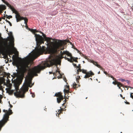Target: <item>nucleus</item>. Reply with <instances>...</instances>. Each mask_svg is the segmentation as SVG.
Returning <instances> with one entry per match:
<instances>
[{"mask_svg":"<svg viewBox=\"0 0 133 133\" xmlns=\"http://www.w3.org/2000/svg\"><path fill=\"white\" fill-rule=\"evenodd\" d=\"M9 104L10 105L11 108H12V105H11L10 104Z\"/></svg>","mask_w":133,"mask_h":133,"instance_id":"obj_45","label":"nucleus"},{"mask_svg":"<svg viewBox=\"0 0 133 133\" xmlns=\"http://www.w3.org/2000/svg\"><path fill=\"white\" fill-rule=\"evenodd\" d=\"M0 44L2 47L4 49H6L8 47V45L7 42L4 41V39L1 36L0 34Z\"/></svg>","mask_w":133,"mask_h":133,"instance_id":"obj_5","label":"nucleus"},{"mask_svg":"<svg viewBox=\"0 0 133 133\" xmlns=\"http://www.w3.org/2000/svg\"><path fill=\"white\" fill-rule=\"evenodd\" d=\"M61 56L60 57L61 59H62V58H65V57H66V56L65 55L64 56V55L63 56H62L61 55Z\"/></svg>","mask_w":133,"mask_h":133,"instance_id":"obj_28","label":"nucleus"},{"mask_svg":"<svg viewBox=\"0 0 133 133\" xmlns=\"http://www.w3.org/2000/svg\"><path fill=\"white\" fill-rule=\"evenodd\" d=\"M64 103L62 104V105L63 106H64V107H65V106H64V104H65V103H66V99H65V100L64 101Z\"/></svg>","mask_w":133,"mask_h":133,"instance_id":"obj_25","label":"nucleus"},{"mask_svg":"<svg viewBox=\"0 0 133 133\" xmlns=\"http://www.w3.org/2000/svg\"><path fill=\"white\" fill-rule=\"evenodd\" d=\"M56 15V14H55V15Z\"/></svg>","mask_w":133,"mask_h":133,"instance_id":"obj_64","label":"nucleus"},{"mask_svg":"<svg viewBox=\"0 0 133 133\" xmlns=\"http://www.w3.org/2000/svg\"><path fill=\"white\" fill-rule=\"evenodd\" d=\"M2 18L3 19H5V16H4V17Z\"/></svg>","mask_w":133,"mask_h":133,"instance_id":"obj_43","label":"nucleus"},{"mask_svg":"<svg viewBox=\"0 0 133 133\" xmlns=\"http://www.w3.org/2000/svg\"><path fill=\"white\" fill-rule=\"evenodd\" d=\"M64 48H62L61 49V50H64Z\"/></svg>","mask_w":133,"mask_h":133,"instance_id":"obj_48","label":"nucleus"},{"mask_svg":"<svg viewBox=\"0 0 133 133\" xmlns=\"http://www.w3.org/2000/svg\"><path fill=\"white\" fill-rule=\"evenodd\" d=\"M110 77L111 78H112L113 80H116V79L115 78L113 77L112 76H110Z\"/></svg>","mask_w":133,"mask_h":133,"instance_id":"obj_33","label":"nucleus"},{"mask_svg":"<svg viewBox=\"0 0 133 133\" xmlns=\"http://www.w3.org/2000/svg\"><path fill=\"white\" fill-rule=\"evenodd\" d=\"M38 32V31L36 29H35V33Z\"/></svg>","mask_w":133,"mask_h":133,"instance_id":"obj_42","label":"nucleus"},{"mask_svg":"<svg viewBox=\"0 0 133 133\" xmlns=\"http://www.w3.org/2000/svg\"><path fill=\"white\" fill-rule=\"evenodd\" d=\"M10 21H8V23L9 24V23H10Z\"/></svg>","mask_w":133,"mask_h":133,"instance_id":"obj_51","label":"nucleus"},{"mask_svg":"<svg viewBox=\"0 0 133 133\" xmlns=\"http://www.w3.org/2000/svg\"><path fill=\"white\" fill-rule=\"evenodd\" d=\"M66 89H68V90H69V85H66Z\"/></svg>","mask_w":133,"mask_h":133,"instance_id":"obj_32","label":"nucleus"},{"mask_svg":"<svg viewBox=\"0 0 133 133\" xmlns=\"http://www.w3.org/2000/svg\"><path fill=\"white\" fill-rule=\"evenodd\" d=\"M31 31L34 34L35 36V34H36L35 33V29H32L31 30Z\"/></svg>","mask_w":133,"mask_h":133,"instance_id":"obj_19","label":"nucleus"},{"mask_svg":"<svg viewBox=\"0 0 133 133\" xmlns=\"http://www.w3.org/2000/svg\"><path fill=\"white\" fill-rule=\"evenodd\" d=\"M130 94H133V93H131Z\"/></svg>","mask_w":133,"mask_h":133,"instance_id":"obj_58","label":"nucleus"},{"mask_svg":"<svg viewBox=\"0 0 133 133\" xmlns=\"http://www.w3.org/2000/svg\"><path fill=\"white\" fill-rule=\"evenodd\" d=\"M16 15L15 17L16 19V21L17 22L19 21L22 20H24V23L26 25H27L28 22V19L26 17H21L19 13L7 1H5L4 0H1Z\"/></svg>","mask_w":133,"mask_h":133,"instance_id":"obj_3","label":"nucleus"},{"mask_svg":"<svg viewBox=\"0 0 133 133\" xmlns=\"http://www.w3.org/2000/svg\"><path fill=\"white\" fill-rule=\"evenodd\" d=\"M6 17L7 18H8V19H9L10 18H12V16H9L7 15H6Z\"/></svg>","mask_w":133,"mask_h":133,"instance_id":"obj_24","label":"nucleus"},{"mask_svg":"<svg viewBox=\"0 0 133 133\" xmlns=\"http://www.w3.org/2000/svg\"><path fill=\"white\" fill-rule=\"evenodd\" d=\"M5 121V122H4L3 120L0 121V131L1 130L2 127L4 126L6 123V121Z\"/></svg>","mask_w":133,"mask_h":133,"instance_id":"obj_11","label":"nucleus"},{"mask_svg":"<svg viewBox=\"0 0 133 133\" xmlns=\"http://www.w3.org/2000/svg\"><path fill=\"white\" fill-rule=\"evenodd\" d=\"M56 72H59L58 71V69L57 70H56Z\"/></svg>","mask_w":133,"mask_h":133,"instance_id":"obj_46","label":"nucleus"},{"mask_svg":"<svg viewBox=\"0 0 133 133\" xmlns=\"http://www.w3.org/2000/svg\"><path fill=\"white\" fill-rule=\"evenodd\" d=\"M3 111L4 112H5V113L4 115L3 119L1 121L3 120L4 122L6 121V123L7 121L9 120V115L12 114V110L10 109L8 111L5 110H3Z\"/></svg>","mask_w":133,"mask_h":133,"instance_id":"obj_4","label":"nucleus"},{"mask_svg":"<svg viewBox=\"0 0 133 133\" xmlns=\"http://www.w3.org/2000/svg\"><path fill=\"white\" fill-rule=\"evenodd\" d=\"M22 82V81L19 80L15 81L14 83V85L16 91V92H15L14 94V95L17 98H24L25 94L28 91L29 89L28 87L26 85H25L22 88L20 91H18L19 86L21 83Z\"/></svg>","mask_w":133,"mask_h":133,"instance_id":"obj_2","label":"nucleus"},{"mask_svg":"<svg viewBox=\"0 0 133 133\" xmlns=\"http://www.w3.org/2000/svg\"><path fill=\"white\" fill-rule=\"evenodd\" d=\"M12 64L14 65H18V62L17 60H14L13 62H12Z\"/></svg>","mask_w":133,"mask_h":133,"instance_id":"obj_14","label":"nucleus"},{"mask_svg":"<svg viewBox=\"0 0 133 133\" xmlns=\"http://www.w3.org/2000/svg\"><path fill=\"white\" fill-rule=\"evenodd\" d=\"M84 78H89L90 76H92V75H94V73L91 71L87 72V73L85 74Z\"/></svg>","mask_w":133,"mask_h":133,"instance_id":"obj_8","label":"nucleus"},{"mask_svg":"<svg viewBox=\"0 0 133 133\" xmlns=\"http://www.w3.org/2000/svg\"><path fill=\"white\" fill-rule=\"evenodd\" d=\"M81 68V65L80 64H79L78 66H77V67H76V68Z\"/></svg>","mask_w":133,"mask_h":133,"instance_id":"obj_27","label":"nucleus"},{"mask_svg":"<svg viewBox=\"0 0 133 133\" xmlns=\"http://www.w3.org/2000/svg\"><path fill=\"white\" fill-rule=\"evenodd\" d=\"M72 64L73 65L74 67L76 68L77 67V65L76 64L74 63H72Z\"/></svg>","mask_w":133,"mask_h":133,"instance_id":"obj_30","label":"nucleus"},{"mask_svg":"<svg viewBox=\"0 0 133 133\" xmlns=\"http://www.w3.org/2000/svg\"><path fill=\"white\" fill-rule=\"evenodd\" d=\"M1 20H2V18H0V22L1 21Z\"/></svg>","mask_w":133,"mask_h":133,"instance_id":"obj_50","label":"nucleus"},{"mask_svg":"<svg viewBox=\"0 0 133 133\" xmlns=\"http://www.w3.org/2000/svg\"><path fill=\"white\" fill-rule=\"evenodd\" d=\"M125 102L127 104H130V103L128 102H127L126 101V102Z\"/></svg>","mask_w":133,"mask_h":133,"instance_id":"obj_35","label":"nucleus"},{"mask_svg":"<svg viewBox=\"0 0 133 133\" xmlns=\"http://www.w3.org/2000/svg\"><path fill=\"white\" fill-rule=\"evenodd\" d=\"M10 75V74L9 73H8L7 74V75L8 76H8H9Z\"/></svg>","mask_w":133,"mask_h":133,"instance_id":"obj_39","label":"nucleus"},{"mask_svg":"<svg viewBox=\"0 0 133 133\" xmlns=\"http://www.w3.org/2000/svg\"><path fill=\"white\" fill-rule=\"evenodd\" d=\"M64 92L65 93H68L70 92L69 90H66L65 89H64Z\"/></svg>","mask_w":133,"mask_h":133,"instance_id":"obj_17","label":"nucleus"},{"mask_svg":"<svg viewBox=\"0 0 133 133\" xmlns=\"http://www.w3.org/2000/svg\"><path fill=\"white\" fill-rule=\"evenodd\" d=\"M14 55H13V57H14Z\"/></svg>","mask_w":133,"mask_h":133,"instance_id":"obj_63","label":"nucleus"},{"mask_svg":"<svg viewBox=\"0 0 133 133\" xmlns=\"http://www.w3.org/2000/svg\"><path fill=\"white\" fill-rule=\"evenodd\" d=\"M98 74H100V71H99L98 73Z\"/></svg>","mask_w":133,"mask_h":133,"instance_id":"obj_54","label":"nucleus"},{"mask_svg":"<svg viewBox=\"0 0 133 133\" xmlns=\"http://www.w3.org/2000/svg\"><path fill=\"white\" fill-rule=\"evenodd\" d=\"M14 90H10V91L9 92L11 94H12L14 92Z\"/></svg>","mask_w":133,"mask_h":133,"instance_id":"obj_31","label":"nucleus"},{"mask_svg":"<svg viewBox=\"0 0 133 133\" xmlns=\"http://www.w3.org/2000/svg\"><path fill=\"white\" fill-rule=\"evenodd\" d=\"M76 50L77 51L78 53H79L80 52V51L78 50L77 49H76Z\"/></svg>","mask_w":133,"mask_h":133,"instance_id":"obj_38","label":"nucleus"},{"mask_svg":"<svg viewBox=\"0 0 133 133\" xmlns=\"http://www.w3.org/2000/svg\"><path fill=\"white\" fill-rule=\"evenodd\" d=\"M81 72L84 74H86L87 73V71L86 70H85L84 69H82Z\"/></svg>","mask_w":133,"mask_h":133,"instance_id":"obj_18","label":"nucleus"},{"mask_svg":"<svg viewBox=\"0 0 133 133\" xmlns=\"http://www.w3.org/2000/svg\"><path fill=\"white\" fill-rule=\"evenodd\" d=\"M52 15V16H53V15H52H52Z\"/></svg>","mask_w":133,"mask_h":133,"instance_id":"obj_62","label":"nucleus"},{"mask_svg":"<svg viewBox=\"0 0 133 133\" xmlns=\"http://www.w3.org/2000/svg\"><path fill=\"white\" fill-rule=\"evenodd\" d=\"M127 82H128V83L129 81H128Z\"/></svg>","mask_w":133,"mask_h":133,"instance_id":"obj_59","label":"nucleus"},{"mask_svg":"<svg viewBox=\"0 0 133 133\" xmlns=\"http://www.w3.org/2000/svg\"><path fill=\"white\" fill-rule=\"evenodd\" d=\"M49 73H50V74H51L52 73V72H49Z\"/></svg>","mask_w":133,"mask_h":133,"instance_id":"obj_55","label":"nucleus"},{"mask_svg":"<svg viewBox=\"0 0 133 133\" xmlns=\"http://www.w3.org/2000/svg\"><path fill=\"white\" fill-rule=\"evenodd\" d=\"M90 62L96 66L100 69L102 71L104 70V69L102 68L100 65L97 64V63L96 62H95L93 60L91 61Z\"/></svg>","mask_w":133,"mask_h":133,"instance_id":"obj_7","label":"nucleus"},{"mask_svg":"<svg viewBox=\"0 0 133 133\" xmlns=\"http://www.w3.org/2000/svg\"><path fill=\"white\" fill-rule=\"evenodd\" d=\"M78 77L79 78H77L76 79V81H77V82L78 83L79 82V78H80V76H78Z\"/></svg>","mask_w":133,"mask_h":133,"instance_id":"obj_26","label":"nucleus"},{"mask_svg":"<svg viewBox=\"0 0 133 133\" xmlns=\"http://www.w3.org/2000/svg\"><path fill=\"white\" fill-rule=\"evenodd\" d=\"M57 68V66H56Z\"/></svg>","mask_w":133,"mask_h":133,"instance_id":"obj_61","label":"nucleus"},{"mask_svg":"<svg viewBox=\"0 0 133 133\" xmlns=\"http://www.w3.org/2000/svg\"><path fill=\"white\" fill-rule=\"evenodd\" d=\"M62 93L61 92H58L57 93H56L54 96L58 97L57 98V102L59 103H60L61 101L63 100L64 98L63 96L62 95Z\"/></svg>","mask_w":133,"mask_h":133,"instance_id":"obj_6","label":"nucleus"},{"mask_svg":"<svg viewBox=\"0 0 133 133\" xmlns=\"http://www.w3.org/2000/svg\"><path fill=\"white\" fill-rule=\"evenodd\" d=\"M128 88L127 89V90H128Z\"/></svg>","mask_w":133,"mask_h":133,"instance_id":"obj_60","label":"nucleus"},{"mask_svg":"<svg viewBox=\"0 0 133 133\" xmlns=\"http://www.w3.org/2000/svg\"><path fill=\"white\" fill-rule=\"evenodd\" d=\"M3 7H4L3 8H5V6L4 5L3 6Z\"/></svg>","mask_w":133,"mask_h":133,"instance_id":"obj_47","label":"nucleus"},{"mask_svg":"<svg viewBox=\"0 0 133 133\" xmlns=\"http://www.w3.org/2000/svg\"><path fill=\"white\" fill-rule=\"evenodd\" d=\"M130 97H131L133 99V95H132V94H130Z\"/></svg>","mask_w":133,"mask_h":133,"instance_id":"obj_34","label":"nucleus"},{"mask_svg":"<svg viewBox=\"0 0 133 133\" xmlns=\"http://www.w3.org/2000/svg\"><path fill=\"white\" fill-rule=\"evenodd\" d=\"M40 32L42 34L43 37L39 35L35 34L37 45L35 51L30 53L29 55L23 60L21 67V71L23 77L24 74L27 71H28V74L29 76H37V73H39L41 70L44 69L46 67H49L55 64H60L61 61L59 59H55L53 57L51 56L49 57V59L46 61L42 62L41 64L35 66L32 69L29 66L30 63L31 59L32 58H36L39 56H36V54L42 51L44 46H43L42 48L40 44L44 43V41H46L48 44L49 43H51L50 46L47 49V51L50 54L57 53L58 49H59L64 43L62 40L47 37L46 35L43 32L41 31Z\"/></svg>","mask_w":133,"mask_h":133,"instance_id":"obj_1","label":"nucleus"},{"mask_svg":"<svg viewBox=\"0 0 133 133\" xmlns=\"http://www.w3.org/2000/svg\"><path fill=\"white\" fill-rule=\"evenodd\" d=\"M110 76H111V75H110V74H108V76L109 77H110Z\"/></svg>","mask_w":133,"mask_h":133,"instance_id":"obj_40","label":"nucleus"},{"mask_svg":"<svg viewBox=\"0 0 133 133\" xmlns=\"http://www.w3.org/2000/svg\"><path fill=\"white\" fill-rule=\"evenodd\" d=\"M82 69H81V68H78V69L77 70V73L78 74H79V72H81Z\"/></svg>","mask_w":133,"mask_h":133,"instance_id":"obj_22","label":"nucleus"},{"mask_svg":"<svg viewBox=\"0 0 133 133\" xmlns=\"http://www.w3.org/2000/svg\"><path fill=\"white\" fill-rule=\"evenodd\" d=\"M78 58H75L72 56L70 57V60L71 61H72V62L73 61H75L76 62H78Z\"/></svg>","mask_w":133,"mask_h":133,"instance_id":"obj_12","label":"nucleus"},{"mask_svg":"<svg viewBox=\"0 0 133 133\" xmlns=\"http://www.w3.org/2000/svg\"><path fill=\"white\" fill-rule=\"evenodd\" d=\"M19 58L21 60H22V59L21 58Z\"/></svg>","mask_w":133,"mask_h":133,"instance_id":"obj_52","label":"nucleus"},{"mask_svg":"<svg viewBox=\"0 0 133 133\" xmlns=\"http://www.w3.org/2000/svg\"><path fill=\"white\" fill-rule=\"evenodd\" d=\"M32 97L34 98L35 97V95L34 94H32Z\"/></svg>","mask_w":133,"mask_h":133,"instance_id":"obj_36","label":"nucleus"},{"mask_svg":"<svg viewBox=\"0 0 133 133\" xmlns=\"http://www.w3.org/2000/svg\"><path fill=\"white\" fill-rule=\"evenodd\" d=\"M112 83L115 85L117 84V86L119 87V88L122 91H123V90H122L121 89V86H122V84L119 82L118 81H115V82L114 81L112 82Z\"/></svg>","mask_w":133,"mask_h":133,"instance_id":"obj_10","label":"nucleus"},{"mask_svg":"<svg viewBox=\"0 0 133 133\" xmlns=\"http://www.w3.org/2000/svg\"><path fill=\"white\" fill-rule=\"evenodd\" d=\"M6 21L7 22H8L9 21H8V20H6Z\"/></svg>","mask_w":133,"mask_h":133,"instance_id":"obj_49","label":"nucleus"},{"mask_svg":"<svg viewBox=\"0 0 133 133\" xmlns=\"http://www.w3.org/2000/svg\"><path fill=\"white\" fill-rule=\"evenodd\" d=\"M8 35L11 40H12L14 39L12 33L11 32H10L8 34Z\"/></svg>","mask_w":133,"mask_h":133,"instance_id":"obj_15","label":"nucleus"},{"mask_svg":"<svg viewBox=\"0 0 133 133\" xmlns=\"http://www.w3.org/2000/svg\"><path fill=\"white\" fill-rule=\"evenodd\" d=\"M120 96L122 98L123 96L122 94H120Z\"/></svg>","mask_w":133,"mask_h":133,"instance_id":"obj_41","label":"nucleus"},{"mask_svg":"<svg viewBox=\"0 0 133 133\" xmlns=\"http://www.w3.org/2000/svg\"><path fill=\"white\" fill-rule=\"evenodd\" d=\"M65 59L66 60H67L68 61L70 62H72V61H71L70 60V59H69V58H67L66 57H65Z\"/></svg>","mask_w":133,"mask_h":133,"instance_id":"obj_21","label":"nucleus"},{"mask_svg":"<svg viewBox=\"0 0 133 133\" xmlns=\"http://www.w3.org/2000/svg\"><path fill=\"white\" fill-rule=\"evenodd\" d=\"M122 98L124 99H125V97H122Z\"/></svg>","mask_w":133,"mask_h":133,"instance_id":"obj_53","label":"nucleus"},{"mask_svg":"<svg viewBox=\"0 0 133 133\" xmlns=\"http://www.w3.org/2000/svg\"><path fill=\"white\" fill-rule=\"evenodd\" d=\"M104 71V74H105L106 75H108V74L105 71V70L103 71Z\"/></svg>","mask_w":133,"mask_h":133,"instance_id":"obj_29","label":"nucleus"},{"mask_svg":"<svg viewBox=\"0 0 133 133\" xmlns=\"http://www.w3.org/2000/svg\"><path fill=\"white\" fill-rule=\"evenodd\" d=\"M90 79H91V80H92V79L91 78H90Z\"/></svg>","mask_w":133,"mask_h":133,"instance_id":"obj_56","label":"nucleus"},{"mask_svg":"<svg viewBox=\"0 0 133 133\" xmlns=\"http://www.w3.org/2000/svg\"><path fill=\"white\" fill-rule=\"evenodd\" d=\"M64 81H65V82H66L67 80H66V79L65 78H64Z\"/></svg>","mask_w":133,"mask_h":133,"instance_id":"obj_37","label":"nucleus"},{"mask_svg":"<svg viewBox=\"0 0 133 133\" xmlns=\"http://www.w3.org/2000/svg\"><path fill=\"white\" fill-rule=\"evenodd\" d=\"M73 88L74 89H76V88H78V87H76V85H77V84L76 83L74 84H73Z\"/></svg>","mask_w":133,"mask_h":133,"instance_id":"obj_20","label":"nucleus"},{"mask_svg":"<svg viewBox=\"0 0 133 133\" xmlns=\"http://www.w3.org/2000/svg\"><path fill=\"white\" fill-rule=\"evenodd\" d=\"M124 81V79H123V80H122V81Z\"/></svg>","mask_w":133,"mask_h":133,"instance_id":"obj_57","label":"nucleus"},{"mask_svg":"<svg viewBox=\"0 0 133 133\" xmlns=\"http://www.w3.org/2000/svg\"><path fill=\"white\" fill-rule=\"evenodd\" d=\"M122 86H121V87H123V88H124V87H125V88H131L130 87H127V86H125V85H123L122 84Z\"/></svg>","mask_w":133,"mask_h":133,"instance_id":"obj_23","label":"nucleus"},{"mask_svg":"<svg viewBox=\"0 0 133 133\" xmlns=\"http://www.w3.org/2000/svg\"><path fill=\"white\" fill-rule=\"evenodd\" d=\"M61 109L58 110V114L57 113L58 115L60 114L61 113H62V112L64 108H62L61 107L60 108Z\"/></svg>","mask_w":133,"mask_h":133,"instance_id":"obj_16","label":"nucleus"},{"mask_svg":"<svg viewBox=\"0 0 133 133\" xmlns=\"http://www.w3.org/2000/svg\"><path fill=\"white\" fill-rule=\"evenodd\" d=\"M60 53L62 56H63L64 54H66L68 56H69L70 57L72 56L71 54L67 51H63V52L61 51Z\"/></svg>","mask_w":133,"mask_h":133,"instance_id":"obj_9","label":"nucleus"},{"mask_svg":"<svg viewBox=\"0 0 133 133\" xmlns=\"http://www.w3.org/2000/svg\"><path fill=\"white\" fill-rule=\"evenodd\" d=\"M9 24L10 25V26H12V25L11 23V22H10V23H9Z\"/></svg>","mask_w":133,"mask_h":133,"instance_id":"obj_44","label":"nucleus"},{"mask_svg":"<svg viewBox=\"0 0 133 133\" xmlns=\"http://www.w3.org/2000/svg\"><path fill=\"white\" fill-rule=\"evenodd\" d=\"M62 41L63 42H64V43L63 45L60 47H61L64 45L66 43H70L71 44V42H70L69 40H64L63 41Z\"/></svg>","mask_w":133,"mask_h":133,"instance_id":"obj_13","label":"nucleus"}]
</instances>
